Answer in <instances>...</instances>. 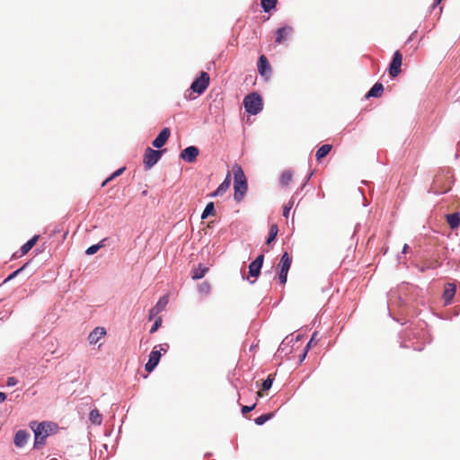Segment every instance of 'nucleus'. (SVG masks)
Here are the masks:
<instances>
[{
	"label": "nucleus",
	"instance_id": "nucleus-1",
	"mask_svg": "<svg viewBox=\"0 0 460 460\" xmlns=\"http://www.w3.org/2000/svg\"><path fill=\"white\" fill-rule=\"evenodd\" d=\"M233 172L234 176V199L241 201L247 191V181L246 177L239 164L233 166Z\"/></svg>",
	"mask_w": 460,
	"mask_h": 460
},
{
	"label": "nucleus",
	"instance_id": "nucleus-2",
	"mask_svg": "<svg viewBox=\"0 0 460 460\" xmlns=\"http://www.w3.org/2000/svg\"><path fill=\"white\" fill-rule=\"evenodd\" d=\"M243 105L248 113L255 115L262 110V99L260 94L252 93L244 97Z\"/></svg>",
	"mask_w": 460,
	"mask_h": 460
},
{
	"label": "nucleus",
	"instance_id": "nucleus-3",
	"mask_svg": "<svg viewBox=\"0 0 460 460\" xmlns=\"http://www.w3.org/2000/svg\"><path fill=\"white\" fill-rule=\"evenodd\" d=\"M292 263V258L288 254V252H285L279 261V263L278 265L279 269V279L282 285H285L287 283L288 279V273L290 269Z\"/></svg>",
	"mask_w": 460,
	"mask_h": 460
},
{
	"label": "nucleus",
	"instance_id": "nucleus-4",
	"mask_svg": "<svg viewBox=\"0 0 460 460\" xmlns=\"http://www.w3.org/2000/svg\"><path fill=\"white\" fill-rule=\"evenodd\" d=\"M50 431H52V424L50 422H41L38 424L37 428L34 429V447H37L39 444H43Z\"/></svg>",
	"mask_w": 460,
	"mask_h": 460
},
{
	"label": "nucleus",
	"instance_id": "nucleus-5",
	"mask_svg": "<svg viewBox=\"0 0 460 460\" xmlns=\"http://www.w3.org/2000/svg\"><path fill=\"white\" fill-rule=\"evenodd\" d=\"M163 151L154 150L147 147L143 157V164L146 169H151L161 158Z\"/></svg>",
	"mask_w": 460,
	"mask_h": 460
},
{
	"label": "nucleus",
	"instance_id": "nucleus-6",
	"mask_svg": "<svg viewBox=\"0 0 460 460\" xmlns=\"http://www.w3.org/2000/svg\"><path fill=\"white\" fill-rule=\"evenodd\" d=\"M209 75L207 72H201L200 75L193 81L190 85V89L199 94L204 93L209 84Z\"/></svg>",
	"mask_w": 460,
	"mask_h": 460
},
{
	"label": "nucleus",
	"instance_id": "nucleus-7",
	"mask_svg": "<svg viewBox=\"0 0 460 460\" xmlns=\"http://www.w3.org/2000/svg\"><path fill=\"white\" fill-rule=\"evenodd\" d=\"M402 65V54L396 50L394 54L393 59L389 64L388 73L389 75L393 78L399 75L401 73V66Z\"/></svg>",
	"mask_w": 460,
	"mask_h": 460
},
{
	"label": "nucleus",
	"instance_id": "nucleus-8",
	"mask_svg": "<svg viewBox=\"0 0 460 460\" xmlns=\"http://www.w3.org/2000/svg\"><path fill=\"white\" fill-rule=\"evenodd\" d=\"M199 154L198 147L190 146L183 149L181 153V158L188 163H193L197 160V156Z\"/></svg>",
	"mask_w": 460,
	"mask_h": 460
},
{
	"label": "nucleus",
	"instance_id": "nucleus-9",
	"mask_svg": "<svg viewBox=\"0 0 460 460\" xmlns=\"http://www.w3.org/2000/svg\"><path fill=\"white\" fill-rule=\"evenodd\" d=\"M258 72L263 77H269L271 74V66L265 55H261L258 60Z\"/></svg>",
	"mask_w": 460,
	"mask_h": 460
},
{
	"label": "nucleus",
	"instance_id": "nucleus-10",
	"mask_svg": "<svg viewBox=\"0 0 460 460\" xmlns=\"http://www.w3.org/2000/svg\"><path fill=\"white\" fill-rule=\"evenodd\" d=\"M157 347H155V349L151 351L149 355V359L145 366V368L148 373L152 372L155 369V367L158 365L161 358V351L155 349Z\"/></svg>",
	"mask_w": 460,
	"mask_h": 460
},
{
	"label": "nucleus",
	"instance_id": "nucleus-11",
	"mask_svg": "<svg viewBox=\"0 0 460 460\" xmlns=\"http://www.w3.org/2000/svg\"><path fill=\"white\" fill-rule=\"evenodd\" d=\"M264 261V255H259L253 261H252L249 265V274L252 277L257 278L261 273V269L262 267Z\"/></svg>",
	"mask_w": 460,
	"mask_h": 460
},
{
	"label": "nucleus",
	"instance_id": "nucleus-12",
	"mask_svg": "<svg viewBox=\"0 0 460 460\" xmlns=\"http://www.w3.org/2000/svg\"><path fill=\"white\" fill-rule=\"evenodd\" d=\"M171 130L169 128H164L159 133V135L153 140L152 145L156 148H161L165 145L168 138L170 137Z\"/></svg>",
	"mask_w": 460,
	"mask_h": 460
},
{
	"label": "nucleus",
	"instance_id": "nucleus-13",
	"mask_svg": "<svg viewBox=\"0 0 460 460\" xmlns=\"http://www.w3.org/2000/svg\"><path fill=\"white\" fill-rule=\"evenodd\" d=\"M293 32V28L291 26H283L279 28L276 31V39L275 41L278 44L284 43L288 36Z\"/></svg>",
	"mask_w": 460,
	"mask_h": 460
},
{
	"label": "nucleus",
	"instance_id": "nucleus-14",
	"mask_svg": "<svg viewBox=\"0 0 460 460\" xmlns=\"http://www.w3.org/2000/svg\"><path fill=\"white\" fill-rule=\"evenodd\" d=\"M231 183V174L230 172L227 173L226 179L224 181L217 187V189L209 194V197H217V196H222L229 188Z\"/></svg>",
	"mask_w": 460,
	"mask_h": 460
},
{
	"label": "nucleus",
	"instance_id": "nucleus-15",
	"mask_svg": "<svg viewBox=\"0 0 460 460\" xmlns=\"http://www.w3.org/2000/svg\"><path fill=\"white\" fill-rule=\"evenodd\" d=\"M105 334L106 330L103 327H96L90 332L88 341L90 344H96Z\"/></svg>",
	"mask_w": 460,
	"mask_h": 460
},
{
	"label": "nucleus",
	"instance_id": "nucleus-16",
	"mask_svg": "<svg viewBox=\"0 0 460 460\" xmlns=\"http://www.w3.org/2000/svg\"><path fill=\"white\" fill-rule=\"evenodd\" d=\"M456 285L453 283H447L445 285L443 298L445 300V304L448 305L451 303L455 294H456Z\"/></svg>",
	"mask_w": 460,
	"mask_h": 460
},
{
	"label": "nucleus",
	"instance_id": "nucleus-17",
	"mask_svg": "<svg viewBox=\"0 0 460 460\" xmlns=\"http://www.w3.org/2000/svg\"><path fill=\"white\" fill-rule=\"evenodd\" d=\"M30 435L25 430H18L14 437V444L18 447H22L28 441Z\"/></svg>",
	"mask_w": 460,
	"mask_h": 460
},
{
	"label": "nucleus",
	"instance_id": "nucleus-18",
	"mask_svg": "<svg viewBox=\"0 0 460 460\" xmlns=\"http://www.w3.org/2000/svg\"><path fill=\"white\" fill-rule=\"evenodd\" d=\"M446 219L451 229H456L460 226V215L458 212L447 214Z\"/></svg>",
	"mask_w": 460,
	"mask_h": 460
},
{
	"label": "nucleus",
	"instance_id": "nucleus-19",
	"mask_svg": "<svg viewBox=\"0 0 460 460\" xmlns=\"http://www.w3.org/2000/svg\"><path fill=\"white\" fill-rule=\"evenodd\" d=\"M384 92V85L381 83H376L373 87L368 91L366 97H380Z\"/></svg>",
	"mask_w": 460,
	"mask_h": 460
},
{
	"label": "nucleus",
	"instance_id": "nucleus-20",
	"mask_svg": "<svg viewBox=\"0 0 460 460\" xmlns=\"http://www.w3.org/2000/svg\"><path fill=\"white\" fill-rule=\"evenodd\" d=\"M332 146L329 144L323 145L319 147L315 153V158L317 161H321L332 150Z\"/></svg>",
	"mask_w": 460,
	"mask_h": 460
},
{
	"label": "nucleus",
	"instance_id": "nucleus-21",
	"mask_svg": "<svg viewBox=\"0 0 460 460\" xmlns=\"http://www.w3.org/2000/svg\"><path fill=\"white\" fill-rule=\"evenodd\" d=\"M39 239V235H34L31 239H30L26 243H24L21 247V252L22 255L26 254L30 250L32 249V247L36 244L37 241Z\"/></svg>",
	"mask_w": 460,
	"mask_h": 460
},
{
	"label": "nucleus",
	"instance_id": "nucleus-22",
	"mask_svg": "<svg viewBox=\"0 0 460 460\" xmlns=\"http://www.w3.org/2000/svg\"><path fill=\"white\" fill-rule=\"evenodd\" d=\"M89 420L93 424L100 425L102 421V416L97 409L90 411Z\"/></svg>",
	"mask_w": 460,
	"mask_h": 460
},
{
	"label": "nucleus",
	"instance_id": "nucleus-23",
	"mask_svg": "<svg viewBox=\"0 0 460 460\" xmlns=\"http://www.w3.org/2000/svg\"><path fill=\"white\" fill-rule=\"evenodd\" d=\"M292 178H293V173L291 171H289V170L284 171L279 179V182H280L281 186L287 187L292 181Z\"/></svg>",
	"mask_w": 460,
	"mask_h": 460
},
{
	"label": "nucleus",
	"instance_id": "nucleus-24",
	"mask_svg": "<svg viewBox=\"0 0 460 460\" xmlns=\"http://www.w3.org/2000/svg\"><path fill=\"white\" fill-rule=\"evenodd\" d=\"M278 0H261V4L265 13L275 9Z\"/></svg>",
	"mask_w": 460,
	"mask_h": 460
},
{
	"label": "nucleus",
	"instance_id": "nucleus-25",
	"mask_svg": "<svg viewBox=\"0 0 460 460\" xmlns=\"http://www.w3.org/2000/svg\"><path fill=\"white\" fill-rule=\"evenodd\" d=\"M279 233V227L276 224H272L270 227L269 236L266 240V244L270 245L276 238Z\"/></svg>",
	"mask_w": 460,
	"mask_h": 460
},
{
	"label": "nucleus",
	"instance_id": "nucleus-26",
	"mask_svg": "<svg viewBox=\"0 0 460 460\" xmlns=\"http://www.w3.org/2000/svg\"><path fill=\"white\" fill-rule=\"evenodd\" d=\"M208 271V268L201 267V265H199V268H197L193 270L192 279H202Z\"/></svg>",
	"mask_w": 460,
	"mask_h": 460
},
{
	"label": "nucleus",
	"instance_id": "nucleus-27",
	"mask_svg": "<svg viewBox=\"0 0 460 460\" xmlns=\"http://www.w3.org/2000/svg\"><path fill=\"white\" fill-rule=\"evenodd\" d=\"M215 213H216V210H215L214 203L209 202L207 204L205 209L203 210L201 217L204 219V218H207L208 216H214Z\"/></svg>",
	"mask_w": 460,
	"mask_h": 460
},
{
	"label": "nucleus",
	"instance_id": "nucleus-28",
	"mask_svg": "<svg viewBox=\"0 0 460 460\" xmlns=\"http://www.w3.org/2000/svg\"><path fill=\"white\" fill-rule=\"evenodd\" d=\"M272 417H273V413L272 412L262 414V415H261V416H259L258 418L255 419V423L257 425H262L266 421L270 420Z\"/></svg>",
	"mask_w": 460,
	"mask_h": 460
},
{
	"label": "nucleus",
	"instance_id": "nucleus-29",
	"mask_svg": "<svg viewBox=\"0 0 460 460\" xmlns=\"http://www.w3.org/2000/svg\"><path fill=\"white\" fill-rule=\"evenodd\" d=\"M125 170L124 167L118 169L115 171L110 177H108L102 184V187H104L109 181H112L114 178L119 176L123 171Z\"/></svg>",
	"mask_w": 460,
	"mask_h": 460
},
{
	"label": "nucleus",
	"instance_id": "nucleus-30",
	"mask_svg": "<svg viewBox=\"0 0 460 460\" xmlns=\"http://www.w3.org/2000/svg\"><path fill=\"white\" fill-rule=\"evenodd\" d=\"M168 303V297L166 296H164L163 297H161L159 299V301L156 303L155 305V308L161 312L162 310H164V308L166 306Z\"/></svg>",
	"mask_w": 460,
	"mask_h": 460
},
{
	"label": "nucleus",
	"instance_id": "nucleus-31",
	"mask_svg": "<svg viewBox=\"0 0 460 460\" xmlns=\"http://www.w3.org/2000/svg\"><path fill=\"white\" fill-rule=\"evenodd\" d=\"M101 247H102V243L93 244V245L90 246L89 248H87V250L85 251V253L87 255H93V254L96 253L100 250Z\"/></svg>",
	"mask_w": 460,
	"mask_h": 460
},
{
	"label": "nucleus",
	"instance_id": "nucleus-32",
	"mask_svg": "<svg viewBox=\"0 0 460 460\" xmlns=\"http://www.w3.org/2000/svg\"><path fill=\"white\" fill-rule=\"evenodd\" d=\"M272 383H273V378H271V376H269L267 377V379H265L262 383V385H261L262 391L269 390L271 387Z\"/></svg>",
	"mask_w": 460,
	"mask_h": 460
},
{
	"label": "nucleus",
	"instance_id": "nucleus-33",
	"mask_svg": "<svg viewBox=\"0 0 460 460\" xmlns=\"http://www.w3.org/2000/svg\"><path fill=\"white\" fill-rule=\"evenodd\" d=\"M199 292L208 294L210 291V285L208 282H203L199 287Z\"/></svg>",
	"mask_w": 460,
	"mask_h": 460
},
{
	"label": "nucleus",
	"instance_id": "nucleus-34",
	"mask_svg": "<svg viewBox=\"0 0 460 460\" xmlns=\"http://www.w3.org/2000/svg\"><path fill=\"white\" fill-rule=\"evenodd\" d=\"M161 324H162V318L161 317H157V319L155 321L153 326L150 329V332L151 333L155 332L159 329Z\"/></svg>",
	"mask_w": 460,
	"mask_h": 460
},
{
	"label": "nucleus",
	"instance_id": "nucleus-35",
	"mask_svg": "<svg viewBox=\"0 0 460 460\" xmlns=\"http://www.w3.org/2000/svg\"><path fill=\"white\" fill-rule=\"evenodd\" d=\"M293 202L289 201L287 205H285L283 209V216L288 218L290 209L292 208Z\"/></svg>",
	"mask_w": 460,
	"mask_h": 460
},
{
	"label": "nucleus",
	"instance_id": "nucleus-36",
	"mask_svg": "<svg viewBox=\"0 0 460 460\" xmlns=\"http://www.w3.org/2000/svg\"><path fill=\"white\" fill-rule=\"evenodd\" d=\"M25 265H23L22 268L16 270L15 271H13L11 275L8 276V278L4 280V282L13 279L14 277H16L21 271H22V270L24 269Z\"/></svg>",
	"mask_w": 460,
	"mask_h": 460
},
{
	"label": "nucleus",
	"instance_id": "nucleus-37",
	"mask_svg": "<svg viewBox=\"0 0 460 460\" xmlns=\"http://www.w3.org/2000/svg\"><path fill=\"white\" fill-rule=\"evenodd\" d=\"M255 406H256V403L252 404V406H247V405L243 406L242 410H241L242 413L246 414V413L252 411L255 408Z\"/></svg>",
	"mask_w": 460,
	"mask_h": 460
},
{
	"label": "nucleus",
	"instance_id": "nucleus-38",
	"mask_svg": "<svg viewBox=\"0 0 460 460\" xmlns=\"http://www.w3.org/2000/svg\"><path fill=\"white\" fill-rule=\"evenodd\" d=\"M160 312L154 306L149 311V319L151 320L153 317H155L156 314H158Z\"/></svg>",
	"mask_w": 460,
	"mask_h": 460
},
{
	"label": "nucleus",
	"instance_id": "nucleus-39",
	"mask_svg": "<svg viewBox=\"0 0 460 460\" xmlns=\"http://www.w3.org/2000/svg\"><path fill=\"white\" fill-rule=\"evenodd\" d=\"M17 384V379L15 377H9L7 379V385H15Z\"/></svg>",
	"mask_w": 460,
	"mask_h": 460
},
{
	"label": "nucleus",
	"instance_id": "nucleus-40",
	"mask_svg": "<svg viewBox=\"0 0 460 460\" xmlns=\"http://www.w3.org/2000/svg\"><path fill=\"white\" fill-rule=\"evenodd\" d=\"M169 345L168 344H161L159 345V348H160V351L165 353L167 351V349H168Z\"/></svg>",
	"mask_w": 460,
	"mask_h": 460
},
{
	"label": "nucleus",
	"instance_id": "nucleus-41",
	"mask_svg": "<svg viewBox=\"0 0 460 460\" xmlns=\"http://www.w3.org/2000/svg\"><path fill=\"white\" fill-rule=\"evenodd\" d=\"M5 399H6L5 394L0 392V403L4 402Z\"/></svg>",
	"mask_w": 460,
	"mask_h": 460
},
{
	"label": "nucleus",
	"instance_id": "nucleus-42",
	"mask_svg": "<svg viewBox=\"0 0 460 460\" xmlns=\"http://www.w3.org/2000/svg\"><path fill=\"white\" fill-rule=\"evenodd\" d=\"M314 338H315V333L313 334L310 341L307 344V348H309L312 345V343L314 342Z\"/></svg>",
	"mask_w": 460,
	"mask_h": 460
},
{
	"label": "nucleus",
	"instance_id": "nucleus-43",
	"mask_svg": "<svg viewBox=\"0 0 460 460\" xmlns=\"http://www.w3.org/2000/svg\"><path fill=\"white\" fill-rule=\"evenodd\" d=\"M408 245L407 244H404L403 248H402V252L405 253L407 252V249H408Z\"/></svg>",
	"mask_w": 460,
	"mask_h": 460
},
{
	"label": "nucleus",
	"instance_id": "nucleus-44",
	"mask_svg": "<svg viewBox=\"0 0 460 460\" xmlns=\"http://www.w3.org/2000/svg\"><path fill=\"white\" fill-rule=\"evenodd\" d=\"M441 1H442V0H435V4H434V6H435L436 4H440V3H441Z\"/></svg>",
	"mask_w": 460,
	"mask_h": 460
},
{
	"label": "nucleus",
	"instance_id": "nucleus-45",
	"mask_svg": "<svg viewBox=\"0 0 460 460\" xmlns=\"http://www.w3.org/2000/svg\"><path fill=\"white\" fill-rule=\"evenodd\" d=\"M257 395H258V396H260V397H261V396L263 395V394H262V392H261V391H258V392H257Z\"/></svg>",
	"mask_w": 460,
	"mask_h": 460
}]
</instances>
